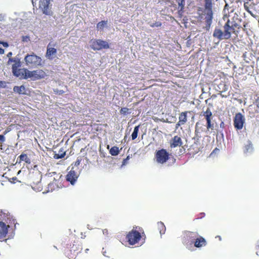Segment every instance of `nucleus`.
I'll return each mask as SVG.
<instances>
[{
  "instance_id": "e433bc0d",
  "label": "nucleus",
  "mask_w": 259,
  "mask_h": 259,
  "mask_svg": "<svg viewBox=\"0 0 259 259\" xmlns=\"http://www.w3.org/2000/svg\"><path fill=\"white\" fill-rule=\"evenodd\" d=\"M181 125H184L181 121H179L176 123V128L177 129L179 128V126H180Z\"/></svg>"
},
{
  "instance_id": "a19ab883",
  "label": "nucleus",
  "mask_w": 259,
  "mask_h": 259,
  "mask_svg": "<svg viewBox=\"0 0 259 259\" xmlns=\"http://www.w3.org/2000/svg\"><path fill=\"white\" fill-rule=\"evenodd\" d=\"M12 55V52H9L8 54H7V57H11ZM10 59H11V58H9ZM16 59H18V58H15Z\"/></svg>"
},
{
  "instance_id": "ea45409f",
  "label": "nucleus",
  "mask_w": 259,
  "mask_h": 259,
  "mask_svg": "<svg viewBox=\"0 0 259 259\" xmlns=\"http://www.w3.org/2000/svg\"><path fill=\"white\" fill-rule=\"evenodd\" d=\"M5 84V82L4 81L0 80V87H4Z\"/></svg>"
},
{
  "instance_id": "79ce46f5",
  "label": "nucleus",
  "mask_w": 259,
  "mask_h": 259,
  "mask_svg": "<svg viewBox=\"0 0 259 259\" xmlns=\"http://www.w3.org/2000/svg\"><path fill=\"white\" fill-rule=\"evenodd\" d=\"M37 1H38V0H32V5H33V7H35V6L36 3V2H37Z\"/></svg>"
},
{
  "instance_id": "3c124183",
  "label": "nucleus",
  "mask_w": 259,
  "mask_h": 259,
  "mask_svg": "<svg viewBox=\"0 0 259 259\" xmlns=\"http://www.w3.org/2000/svg\"><path fill=\"white\" fill-rule=\"evenodd\" d=\"M201 214L202 215V217H203L204 215V213H201Z\"/></svg>"
},
{
  "instance_id": "393cba45",
  "label": "nucleus",
  "mask_w": 259,
  "mask_h": 259,
  "mask_svg": "<svg viewBox=\"0 0 259 259\" xmlns=\"http://www.w3.org/2000/svg\"><path fill=\"white\" fill-rule=\"evenodd\" d=\"M157 226L159 230L160 234L161 235L164 234L166 230V228L164 224L162 222H159L157 223Z\"/></svg>"
},
{
  "instance_id": "2eb2a0df",
  "label": "nucleus",
  "mask_w": 259,
  "mask_h": 259,
  "mask_svg": "<svg viewBox=\"0 0 259 259\" xmlns=\"http://www.w3.org/2000/svg\"><path fill=\"white\" fill-rule=\"evenodd\" d=\"M169 144L171 148H174L181 146L183 144V142L180 137L175 136L170 140Z\"/></svg>"
},
{
  "instance_id": "9d476101",
  "label": "nucleus",
  "mask_w": 259,
  "mask_h": 259,
  "mask_svg": "<svg viewBox=\"0 0 259 259\" xmlns=\"http://www.w3.org/2000/svg\"><path fill=\"white\" fill-rule=\"evenodd\" d=\"M77 170V168H76L75 167H72L71 169L66 176V181L69 182L72 185H73L75 183L79 176Z\"/></svg>"
},
{
  "instance_id": "c03bdc74",
  "label": "nucleus",
  "mask_w": 259,
  "mask_h": 259,
  "mask_svg": "<svg viewBox=\"0 0 259 259\" xmlns=\"http://www.w3.org/2000/svg\"><path fill=\"white\" fill-rule=\"evenodd\" d=\"M198 122H197L195 125V133L198 132Z\"/></svg>"
},
{
  "instance_id": "39448f33",
  "label": "nucleus",
  "mask_w": 259,
  "mask_h": 259,
  "mask_svg": "<svg viewBox=\"0 0 259 259\" xmlns=\"http://www.w3.org/2000/svg\"><path fill=\"white\" fill-rule=\"evenodd\" d=\"M143 238L145 240L146 236L143 229L140 227H134L133 229L127 233L125 237L127 242L131 245L139 243Z\"/></svg>"
},
{
  "instance_id": "603ef678",
  "label": "nucleus",
  "mask_w": 259,
  "mask_h": 259,
  "mask_svg": "<svg viewBox=\"0 0 259 259\" xmlns=\"http://www.w3.org/2000/svg\"><path fill=\"white\" fill-rule=\"evenodd\" d=\"M1 44V41H0V44Z\"/></svg>"
},
{
  "instance_id": "c9c22d12",
  "label": "nucleus",
  "mask_w": 259,
  "mask_h": 259,
  "mask_svg": "<svg viewBox=\"0 0 259 259\" xmlns=\"http://www.w3.org/2000/svg\"><path fill=\"white\" fill-rule=\"evenodd\" d=\"M6 140V138L4 135H0V144L4 142Z\"/></svg>"
},
{
  "instance_id": "a18cd8bd",
  "label": "nucleus",
  "mask_w": 259,
  "mask_h": 259,
  "mask_svg": "<svg viewBox=\"0 0 259 259\" xmlns=\"http://www.w3.org/2000/svg\"><path fill=\"white\" fill-rule=\"evenodd\" d=\"M220 95L222 98H227L228 96L227 95H223L222 93H221Z\"/></svg>"
},
{
  "instance_id": "f257e3e1",
  "label": "nucleus",
  "mask_w": 259,
  "mask_h": 259,
  "mask_svg": "<svg viewBox=\"0 0 259 259\" xmlns=\"http://www.w3.org/2000/svg\"><path fill=\"white\" fill-rule=\"evenodd\" d=\"M12 72L16 77L23 78L24 79L30 78L32 80H39L45 78L47 74L42 69H36L29 71L27 69H20L21 62L19 59H10L8 63H12Z\"/></svg>"
},
{
  "instance_id": "6ab92c4d",
  "label": "nucleus",
  "mask_w": 259,
  "mask_h": 259,
  "mask_svg": "<svg viewBox=\"0 0 259 259\" xmlns=\"http://www.w3.org/2000/svg\"><path fill=\"white\" fill-rule=\"evenodd\" d=\"M255 4L253 2H246L244 3L245 10L248 13H251V10L254 9Z\"/></svg>"
},
{
  "instance_id": "7c9ffc66",
  "label": "nucleus",
  "mask_w": 259,
  "mask_h": 259,
  "mask_svg": "<svg viewBox=\"0 0 259 259\" xmlns=\"http://www.w3.org/2000/svg\"><path fill=\"white\" fill-rule=\"evenodd\" d=\"M162 25V23L160 22H156L150 24V27L153 28L155 27H160Z\"/></svg>"
},
{
  "instance_id": "1a4fd4ad",
  "label": "nucleus",
  "mask_w": 259,
  "mask_h": 259,
  "mask_svg": "<svg viewBox=\"0 0 259 259\" xmlns=\"http://www.w3.org/2000/svg\"><path fill=\"white\" fill-rule=\"evenodd\" d=\"M155 156L158 163L163 164L168 160L169 154L165 149H161L156 152Z\"/></svg>"
},
{
  "instance_id": "a211bd4d",
  "label": "nucleus",
  "mask_w": 259,
  "mask_h": 259,
  "mask_svg": "<svg viewBox=\"0 0 259 259\" xmlns=\"http://www.w3.org/2000/svg\"><path fill=\"white\" fill-rule=\"evenodd\" d=\"M22 161H25L27 164H30L31 163V160L28 157L27 155L25 153H22L18 156L17 159V162L20 163Z\"/></svg>"
},
{
  "instance_id": "f03ea898",
  "label": "nucleus",
  "mask_w": 259,
  "mask_h": 259,
  "mask_svg": "<svg viewBox=\"0 0 259 259\" xmlns=\"http://www.w3.org/2000/svg\"><path fill=\"white\" fill-rule=\"evenodd\" d=\"M213 0H204V8L198 7L197 9V16L195 18L198 22H201L204 19L207 30H209L213 18Z\"/></svg>"
},
{
  "instance_id": "0eeeda50",
  "label": "nucleus",
  "mask_w": 259,
  "mask_h": 259,
  "mask_svg": "<svg viewBox=\"0 0 259 259\" xmlns=\"http://www.w3.org/2000/svg\"><path fill=\"white\" fill-rule=\"evenodd\" d=\"M199 235V233L197 232L185 231L183 233L182 243L188 248L192 246Z\"/></svg>"
},
{
  "instance_id": "20e7f679",
  "label": "nucleus",
  "mask_w": 259,
  "mask_h": 259,
  "mask_svg": "<svg viewBox=\"0 0 259 259\" xmlns=\"http://www.w3.org/2000/svg\"><path fill=\"white\" fill-rule=\"evenodd\" d=\"M66 247L64 250L65 255L70 259H75L82 248L79 238L74 234H71L65 240Z\"/></svg>"
},
{
  "instance_id": "4c0bfd02",
  "label": "nucleus",
  "mask_w": 259,
  "mask_h": 259,
  "mask_svg": "<svg viewBox=\"0 0 259 259\" xmlns=\"http://www.w3.org/2000/svg\"><path fill=\"white\" fill-rule=\"evenodd\" d=\"M4 47H8L9 46L8 43L7 42L1 41V44Z\"/></svg>"
},
{
  "instance_id": "dca6fc26",
  "label": "nucleus",
  "mask_w": 259,
  "mask_h": 259,
  "mask_svg": "<svg viewBox=\"0 0 259 259\" xmlns=\"http://www.w3.org/2000/svg\"><path fill=\"white\" fill-rule=\"evenodd\" d=\"M193 244L195 247L197 248H200L205 246L207 244V242L204 238L199 235L198 237L196 238Z\"/></svg>"
},
{
  "instance_id": "8fccbe9b",
  "label": "nucleus",
  "mask_w": 259,
  "mask_h": 259,
  "mask_svg": "<svg viewBox=\"0 0 259 259\" xmlns=\"http://www.w3.org/2000/svg\"><path fill=\"white\" fill-rule=\"evenodd\" d=\"M257 106L259 108V101L257 102Z\"/></svg>"
},
{
  "instance_id": "6e6552de",
  "label": "nucleus",
  "mask_w": 259,
  "mask_h": 259,
  "mask_svg": "<svg viewBox=\"0 0 259 259\" xmlns=\"http://www.w3.org/2000/svg\"><path fill=\"white\" fill-rule=\"evenodd\" d=\"M91 48L94 51H99L102 49H107L109 48L108 43L102 39H92L90 41Z\"/></svg>"
},
{
  "instance_id": "de8ad7c7",
  "label": "nucleus",
  "mask_w": 259,
  "mask_h": 259,
  "mask_svg": "<svg viewBox=\"0 0 259 259\" xmlns=\"http://www.w3.org/2000/svg\"><path fill=\"white\" fill-rule=\"evenodd\" d=\"M89 250V249L88 248H87L85 250V251L86 253H87Z\"/></svg>"
},
{
  "instance_id": "423d86ee",
  "label": "nucleus",
  "mask_w": 259,
  "mask_h": 259,
  "mask_svg": "<svg viewBox=\"0 0 259 259\" xmlns=\"http://www.w3.org/2000/svg\"><path fill=\"white\" fill-rule=\"evenodd\" d=\"M25 64L30 68H36L42 66L41 58L34 53L27 54L24 58Z\"/></svg>"
},
{
  "instance_id": "bb28decb",
  "label": "nucleus",
  "mask_w": 259,
  "mask_h": 259,
  "mask_svg": "<svg viewBox=\"0 0 259 259\" xmlns=\"http://www.w3.org/2000/svg\"><path fill=\"white\" fill-rule=\"evenodd\" d=\"M107 23V21H101L97 24V28L98 30H103L105 25Z\"/></svg>"
},
{
  "instance_id": "58836bf2",
  "label": "nucleus",
  "mask_w": 259,
  "mask_h": 259,
  "mask_svg": "<svg viewBox=\"0 0 259 259\" xmlns=\"http://www.w3.org/2000/svg\"><path fill=\"white\" fill-rule=\"evenodd\" d=\"M4 20V16L3 14L0 13V21H2Z\"/></svg>"
},
{
  "instance_id": "49530a36",
  "label": "nucleus",
  "mask_w": 259,
  "mask_h": 259,
  "mask_svg": "<svg viewBox=\"0 0 259 259\" xmlns=\"http://www.w3.org/2000/svg\"><path fill=\"white\" fill-rule=\"evenodd\" d=\"M215 238H218V239H219V240H220V241H221V239H222L221 237L220 236H217L215 237Z\"/></svg>"
},
{
  "instance_id": "f704fd0d",
  "label": "nucleus",
  "mask_w": 259,
  "mask_h": 259,
  "mask_svg": "<svg viewBox=\"0 0 259 259\" xmlns=\"http://www.w3.org/2000/svg\"><path fill=\"white\" fill-rule=\"evenodd\" d=\"M54 92L55 93V94H58V95H62L64 93V91L58 90H54Z\"/></svg>"
},
{
  "instance_id": "c85d7f7f",
  "label": "nucleus",
  "mask_w": 259,
  "mask_h": 259,
  "mask_svg": "<svg viewBox=\"0 0 259 259\" xmlns=\"http://www.w3.org/2000/svg\"><path fill=\"white\" fill-rule=\"evenodd\" d=\"M61 152H62V153L60 154H55L54 155V158H55L56 159L63 158L65 156L66 153L65 152L63 151L62 150H61Z\"/></svg>"
},
{
  "instance_id": "f8f14e48",
  "label": "nucleus",
  "mask_w": 259,
  "mask_h": 259,
  "mask_svg": "<svg viewBox=\"0 0 259 259\" xmlns=\"http://www.w3.org/2000/svg\"><path fill=\"white\" fill-rule=\"evenodd\" d=\"M57 52V49L52 47V45L49 43L47 46L46 57L49 60H53L55 58Z\"/></svg>"
},
{
  "instance_id": "a878e982",
  "label": "nucleus",
  "mask_w": 259,
  "mask_h": 259,
  "mask_svg": "<svg viewBox=\"0 0 259 259\" xmlns=\"http://www.w3.org/2000/svg\"><path fill=\"white\" fill-rule=\"evenodd\" d=\"M253 149L252 145L250 141H248L247 144L244 146V152L245 153L250 152Z\"/></svg>"
},
{
  "instance_id": "c756f323",
  "label": "nucleus",
  "mask_w": 259,
  "mask_h": 259,
  "mask_svg": "<svg viewBox=\"0 0 259 259\" xmlns=\"http://www.w3.org/2000/svg\"><path fill=\"white\" fill-rule=\"evenodd\" d=\"M128 110H129L128 108H127L126 107H123V108H121V109L120 110V113L121 114L125 115L127 113H128Z\"/></svg>"
},
{
  "instance_id": "37998d69",
  "label": "nucleus",
  "mask_w": 259,
  "mask_h": 259,
  "mask_svg": "<svg viewBox=\"0 0 259 259\" xmlns=\"http://www.w3.org/2000/svg\"><path fill=\"white\" fill-rule=\"evenodd\" d=\"M4 52H5L3 48H0V54H4Z\"/></svg>"
},
{
  "instance_id": "ddd939ff",
  "label": "nucleus",
  "mask_w": 259,
  "mask_h": 259,
  "mask_svg": "<svg viewBox=\"0 0 259 259\" xmlns=\"http://www.w3.org/2000/svg\"><path fill=\"white\" fill-rule=\"evenodd\" d=\"M203 115L205 117L207 121V128L208 130L209 128H212L213 125L211 124L212 114L210 109L209 108H207L206 110L203 113Z\"/></svg>"
},
{
  "instance_id": "5701e85b",
  "label": "nucleus",
  "mask_w": 259,
  "mask_h": 259,
  "mask_svg": "<svg viewBox=\"0 0 259 259\" xmlns=\"http://www.w3.org/2000/svg\"><path fill=\"white\" fill-rule=\"evenodd\" d=\"M218 87L220 93L225 92L228 89V87L226 84V82L223 81H221Z\"/></svg>"
},
{
  "instance_id": "72a5a7b5",
  "label": "nucleus",
  "mask_w": 259,
  "mask_h": 259,
  "mask_svg": "<svg viewBox=\"0 0 259 259\" xmlns=\"http://www.w3.org/2000/svg\"><path fill=\"white\" fill-rule=\"evenodd\" d=\"M130 158V157L129 155H128L126 158L124 159L123 160V161H122V165H125L127 162V160H129Z\"/></svg>"
},
{
  "instance_id": "9b49d317",
  "label": "nucleus",
  "mask_w": 259,
  "mask_h": 259,
  "mask_svg": "<svg viewBox=\"0 0 259 259\" xmlns=\"http://www.w3.org/2000/svg\"><path fill=\"white\" fill-rule=\"evenodd\" d=\"M244 123L243 116L240 113H238L235 115L234 119V125L237 130L242 128Z\"/></svg>"
},
{
  "instance_id": "f3484780",
  "label": "nucleus",
  "mask_w": 259,
  "mask_h": 259,
  "mask_svg": "<svg viewBox=\"0 0 259 259\" xmlns=\"http://www.w3.org/2000/svg\"><path fill=\"white\" fill-rule=\"evenodd\" d=\"M8 233V226L3 222H0V240L4 239Z\"/></svg>"
},
{
  "instance_id": "473e14b6",
  "label": "nucleus",
  "mask_w": 259,
  "mask_h": 259,
  "mask_svg": "<svg viewBox=\"0 0 259 259\" xmlns=\"http://www.w3.org/2000/svg\"><path fill=\"white\" fill-rule=\"evenodd\" d=\"M12 126V124L10 125L9 126L6 128L5 131L4 132V135H6L7 133H9L11 130L12 128L11 126Z\"/></svg>"
},
{
  "instance_id": "cd10ccee",
  "label": "nucleus",
  "mask_w": 259,
  "mask_h": 259,
  "mask_svg": "<svg viewBox=\"0 0 259 259\" xmlns=\"http://www.w3.org/2000/svg\"><path fill=\"white\" fill-rule=\"evenodd\" d=\"M139 125L136 126L135 127L134 132H133L132 134V140H135L137 138L138 136V133L139 132Z\"/></svg>"
},
{
  "instance_id": "4468645a",
  "label": "nucleus",
  "mask_w": 259,
  "mask_h": 259,
  "mask_svg": "<svg viewBox=\"0 0 259 259\" xmlns=\"http://www.w3.org/2000/svg\"><path fill=\"white\" fill-rule=\"evenodd\" d=\"M50 0H40L39 2V8L41 9L44 14L50 15L49 5Z\"/></svg>"
},
{
  "instance_id": "4be33fe9",
  "label": "nucleus",
  "mask_w": 259,
  "mask_h": 259,
  "mask_svg": "<svg viewBox=\"0 0 259 259\" xmlns=\"http://www.w3.org/2000/svg\"><path fill=\"white\" fill-rule=\"evenodd\" d=\"M13 91L14 92L17 93L19 94H26L25 88L23 85L20 87L15 86L13 88Z\"/></svg>"
},
{
  "instance_id": "412c9836",
  "label": "nucleus",
  "mask_w": 259,
  "mask_h": 259,
  "mask_svg": "<svg viewBox=\"0 0 259 259\" xmlns=\"http://www.w3.org/2000/svg\"><path fill=\"white\" fill-rule=\"evenodd\" d=\"M177 2L178 4L179 8L180 9L178 11V13L180 15L182 16L184 12L185 5V0H177Z\"/></svg>"
},
{
  "instance_id": "aec40b11",
  "label": "nucleus",
  "mask_w": 259,
  "mask_h": 259,
  "mask_svg": "<svg viewBox=\"0 0 259 259\" xmlns=\"http://www.w3.org/2000/svg\"><path fill=\"white\" fill-rule=\"evenodd\" d=\"M190 113V111H184L180 113L179 120L181 121L183 124H185L187 121V113Z\"/></svg>"
},
{
  "instance_id": "7ed1b4c3",
  "label": "nucleus",
  "mask_w": 259,
  "mask_h": 259,
  "mask_svg": "<svg viewBox=\"0 0 259 259\" xmlns=\"http://www.w3.org/2000/svg\"><path fill=\"white\" fill-rule=\"evenodd\" d=\"M240 28L241 26L237 23L231 22L230 20L228 19L223 26L224 30L222 31L220 28H215L213 32V36L220 40L229 39L231 37L232 33L237 36Z\"/></svg>"
},
{
  "instance_id": "09e8293b",
  "label": "nucleus",
  "mask_w": 259,
  "mask_h": 259,
  "mask_svg": "<svg viewBox=\"0 0 259 259\" xmlns=\"http://www.w3.org/2000/svg\"><path fill=\"white\" fill-rule=\"evenodd\" d=\"M84 150V148H81V149L80 150V152H82V151H83Z\"/></svg>"
},
{
  "instance_id": "2f4dec72",
  "label": "nucleus",
  "mask_w": 259,
  "mask_h": 259,
  "mask_svg": "<svg viewBox=\"0 0 259 259\" xmlns=\"http://www.w3.org/2000/svg\"><path fill=\"white\" fill-rule=\"evenodd\" d=\"M82 158L81 157H78L76 160V161L74 162V167H77L81 163L82 161Z\"/></svg>"
},
{
  "instance_id": "b1692460",
  "label": "nucleus",
  "mask_w": 259,
  "mask_h": 259,
  "mask_svg": "<svg viewBox=\"0 0 259 259\" xmlns=\"http://www.w3.org/2000/svg\"><path fill=\"white\" fill-rule=\"evenodd\" d=\"M109 153L112 156H117L119 153V148L117 146L112 147L110 149Z\"/></svg>"
}]
</instances>
